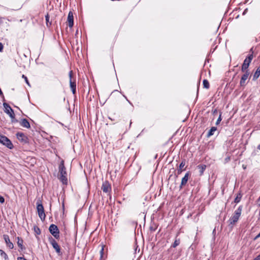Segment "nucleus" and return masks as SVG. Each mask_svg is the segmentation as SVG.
Segmentation results:
<instances>
[{"label": "nucleus", "instance_id": "nucleus-1", "mask_svg": "<svg viewBox=\"0 0 260 260\" xmlns=\"http://www.w3.org/2000/svg\"><path fill=\"white\" fill-rule=\"evenodd\" d=\"M242 210V206H240L237 209H236L233 215L230 217L228 222H229L230 225H235L239 220V219L241 215Z\"/></svg>", "mask_w": 260, "mask_h": 260}, {"label": "nucleus", "instance_id": "nucleus-2", "mask_svg": "<svg viewBox=\"0 0 260 260\" xmlns=\"http://www.w3.org/2000/svg\"><path fill=\"white\" fill-rule=\"evenodd\" d=\"M37 210L38 215L42 221H44L46 218V215L44 212V207L41 200H38L37 202Z\"/></svg>", "mask_w": 260, "mask_h": 260}, {"label": "nucleus", "instance_id": "nucleus-3", "mask_svg": "<svg viewBox=\"0 0 260 260\" xmlns=\"http://www.w3.org/2000/svg\"><path fill=\"white\" fill-rule=\"evenodd\" d=\"M59 172L60 175V179L63 184L67 182V172L64 166L63 161H62L59 166Z\"/></svg>", "mask_w": 260, "mask_h": 260}, {"label": "nucleus", "instance_id": "nucleus-4", "mask_svg": "<svg viewBox=\"0 0 260 260\" xmlns=\"http://www.w3.org/2000/svg\"><path fill=\"white\" fill-rule=\"evenodd\" d=\"M4 107L5 108V112L9 115L10 118H11L12 122H15L17 121V120L15 119V114L13 110L11 108V107L9 106V105L6 103H4L3 104Z\"/></svg>", "mask_w": 260, "mask_h": 260}, {"label": "nucleus", "instance_id": "nucleus-5", "mask_svg": "<svg viewBox=\"0 0 260 260\" xmlns=\"http://www.w3.org/2000/svg\"><path fill=\"white\" fill-rule=\"evenodd\" d=\"M49 231L52 235L56 239L59 238V231L57 225L52 224L50 225Z\"/></svg>", "mask_w": 260, "mask_h": 260}, {"label": "nucleus", "instance_id": "nucleus-6", "mask_svg": "<svg viewBox=\"0 0 260 260\" xmlns=\"http://www.w3.org/2000/svg\"><path fill=\"white\" fill-rule=\"evenodd\" d=\"M49 241L50 243L52 246L53 248L55 249L56 252L59 254L60 255L61 254V250L60 246L57 243V242L55 241V240L51 236H50L48 238Z\"/></svg>", "mask_w": 260, "mask_h": 260}, {"label": "nucleus", "instance_id": "nucleus-7", "mask_svg": "<svg viewBox=\"0 0 260 260\" xmlns=\"http://www.w3.org/2000/svg\"><path fill=\"white\" fill-rule=\"evenodd\" d=\"M73 75V71L71 70L70 71L69 73V76L70 77V86L73 94H75L76 92V84L75 81H73L72 80Z\"/></svg>", "mask_w": 260, "mask_h": 260}, {"label": "nucleus", "instance_id": "nucleus-8", "mask_svg": "<svg viewBox=\"0 0 260 260\" xmlns=\"http://www.w3.org/2000/svg\"><path fill=\"white\" fill-rule=\"evenodd\" d=\"M244 72L245 73L242 75L240 81V84L241 86H245L246 81L247 80L249 76V72L248 71H246Z\"/></svg>", "mask_w": 260, "mask_h": 260}, {"label": "nucleus", "instance_id": "nucleus-9", "mask_svg": "<svg viewBox=\"0 0 260 260\" xmlns=\"http://www.w3.org/2000/svg\"><path fill=\"white\" fill-rule=\"evenodd\" d=\"M102 189L104 192H110L111 190V186L108 181L103 182L102 186Z\"/></svg>", "mask_w": 260, "mask_h": 260}, {"label": "nucleus", "instance_id": "nucleus-10", "mask_svg": "<svg viewBox=\"0 0 260 260\" xmlns=\"http://www.w3.org/2000/svg\"><path fill=\"white\" fill-rule=\"evenodd\" d=\"M17 138L19 141L23 143L27 142V137L22 133H17L16 134Z\"/></svg>", "mask_w": 260, "mask_h": 260}, {"label": "nucleus", "instance_id": "nucleus-11", "mask_svg": "<svg viewBox=\"0 0 260 260\" xmlns=\"http://www.w3.org/2000/svg\"><path fill=\"white\" fill-rule=\"evenodd\" d=\"M3 141L2 144L6 146L9 149H12L13 148V145L11 141L6 136L3 138Z\"/></svg>", "mask_w": 260, "mask_h": 260}, {"label": "nucleus", "instance_id": "nucleus-12", "mask_svg": "<svg viewBox=\"0 0 260 260\" xmlns=\"http://www.w3.org/2000/svg\"><path fill=\"white\" fill-rule=\"evenodd\" d=\"M68 25L70 27H72L74 25V16L72 12L70 11L68 16Z\"/></svg>", "mask_w": 260, "mask_h": 260}, {"label": "nucleus", "instance_id": "nucleus-13", "mask_svg": "<svg viewBox=\"0 0 260 260\" xmlns=\"http://www.w3.org/2000/svg\"><path fill=\"white\" fill-rule=\"evenodd\" d=\"M3 237L4 239L5 240V241L7 244V246L10 249L13 248V244L10 241L9 236L7 235H4Z\"/></svg>", "mask_w": 260, "mask_h": 260}, {"label": "nucleus", "instance_id": "nucleus-14", "mask_svg": "<svg viewBox=\"0 0 260 260\" xmlns=\"http://www.w3.org/2000/svg\"><path fill=\"white\" fill-rule=\"evenodd\" d=\"M189 176V172L185 174V176L182 178L180 188H181L183 186H184L187 183Z\"/></svg>", "mask_w": 260, "mask_h": 260}, {"label": "nucleus", "instance_id": "nucleus-15", "mask_svg": "<svg viewBox=\"0 0 260 260\" xmlns=\"http://www.w3.org/2000/svg\"><path fill=\"white\" fill-rule=\"evenodd\" d=\"M250 62L248 61L246 58L244 59V62L242 65L241 71L244 72L246 71H248L247 69L249 67Z\"/></svg>", "mask_w": 260, "mask_h": 260}, {"label": "nucleus", "instance_id": "nucleus-16", "mask_svg": "<svg viewBox=\"0 0 260 260\" xmlns=\"http://www.w3.org/2000/svg\"><path fill=\"white\" fill-rule=\"evenodd\" d=\"M20 125L24 127H26V128L30 127V124H29V122L28 121V120L26 119H22L21 121L20 122Z\"/></svg>", "mask_w": 260, "mask_h": 260}, {"label": "nucleus", "instance_id": "nucleus-17", "mask_svg": "<svg viewBox=\"0 0 260 260\" xmlns=\"http://www.w3.org/2000/svg\"><path fill=\"white\" fill-rule=\"evenodd\" d=\"M17 244L19 247L21 249V250L25 249V247L23 245V240L19 237L17 238Z\"/></svg>", "mask_w": 260, "mask_h": 260}, {"label": "nucleus", "instance_id": "nucleus-18", "mask_svg": "<svg viewBox=\"0 0 260 260\" xmlns=\"http://www.w3.org/2000/svg\"><path fill=\"white\" fill-rule=\"evenodd\" d=\"M260 76V66L258 67L253 76V80H256Z\"/></svg>", "mask_w": 260, "mask_h": 260}, {"label": "nucleus", "instance_id": "nucleus-19", "mask_svg": "<svg viewBox=\"0 0 260 260\" xmlns=\"http://www.w3.org/2000/svg\"><path fill=\"white\" fill-rule=\"evenodd\" d=\"M185 165V160L182 161V162L180 164L179 166V169L177 170V172L178 174H180L182 172V168Z\"/></svg>", "mask_w": 260, "mask_h": 260}, {"label": "nucleus", "instance_id": "nucleus-20", "mask_svg": "<svg viewBox=\"0 0 260 260\" xmlns=\"http://www.w3.org/2000/svg\"><path fill=\"white\" fill-rule=\"evenodd\" d=\"M242 197V193L241 192H239L237 194V196L234 200V202L236 204L239 203L241 200Z\"/></svg>", "mask_w": 260, "mask_h": 260}, {"label": "nucleus", "instance_id": "nucleus-21", "mask_svg": "<svg viewBox=\"0 0 260 260\" xmlns=\"http://www.w3.org/2000/svg\"><path fill=\"white\" fill-rule=\"evenodd\" d=\"M217 130V128L215 126H213L211 128L210 131H209L207 136L210 137L214 134V133Z\"/></svg>", "mask_w": 260, "mask_h": 260}, {"label": "nucleus", "instance_id": "nucleus-22", "mask_svg": "<svg viewBox=\"0 0 260 260\" xmlns=\"http://www.w3.org/2000/svg\"><path fill=\"white\" fill-rule=\"evenodd\" d=\"M180 239L176 238L174 242L173 243V244L172 245V247L175 248V247H177V246H178L180 244Z\"/></svg>", "mask_w": 260, "mask_h": 260}, {"label": "nucleus", "instance_id": "nucleus-23", "mask_svg": "<svg viewBox=\"0 0 260 260\" xmlns=\"http://www.w3.org/2000/svg\"><path fill=\"white\" fill-rule=\"evenodd\" d=\"M204 87L208 89L209 88L210 85L208 81L206 79H204L203 82Z\"/></svg>", "mask_w": 260, "mask_h": 260}, {"label": "nucleus", "instance_id": "nucleus-24", "mask_svg": "<svg viewBox=\"0 0 260 260\" xmlns=\"http://www.w3.org/2000/svg\"><path fill=\"white\" fill-rule=\"evenodd\" d=\"M0 255L2 257H4L5 259H8L7 254L2 250H0Z\"/></svg>", "mask_w": 260, "mask_h": 260}, {"label": "nucleus", "instance_id": "nucleus-25", "mask_svg": "<svg viewBox=\"0 0 260 260\" xmlns=\"http://www.w3.org/2000/svg\"><path fill=\"white\" fill-rule=\"evenodd\" d=\"M198 167L200 169V173L201 174H202L204 171V170L206 169V166L205 165H199Z\"/></svg>", "mask_w": 260, "mask_h": 260}, {"label": "nucleus", "instance_id": "nucleus-26", "mask_svg": "<svg viewBox=\"0 0 260 260\" xmlns=\"http://www.w3.org/2000/svg\"><path fill=\"white\" fill-rule=\"evenodd\" d=\"M34 231L38 235L41 234V230L38 226H34Z\"/></svg>", "mask_w": 260, "mask_h": 260}, {"label": "nucleus", "instance_id": "nucleus-27", "mask_svg": "<svg viewBox=\"0 0 260 260\" xmlns=\"http://www.w3.org/2000/svg\"><path fill=\"white\" fill-rule=\"evenodd\" d=\"M253 58V55L252 54H249L248 56L246 58V59L251 62V60Z\"/></svg>", "mask_w": 260, "mask_h": 260}, {"label": "nucleus", "instance_id": "nucleus-28", "mask_svg": "<svg viewBox=\"0 0 260 260\" xmlns=\"http://www.w3.org/2000/svg\"><path fill=\"white\" fill-rule=\"evenodd\" d=\"M22 77L25 80V81L26 83L28 85L30 86V84H29V81H28V80L27 79V78L25 75H22Z\"/></svg>", "mask_w": 260, "mask_h": 260}, {"label": "nucleus", "instance_id": "nucleus-29", "mask_svg": "<svg viewBox=\"0 0 260 260\" xmlns=\"http://www.w3.org/2000/svg\"><path fill=\"white\" fill-rule=\"evenodd\" d=\"M221 120V114H220L218 118L217 119V120L216 121V124L218 125V124H219V123L220 122Z\"/></svg>", "mask_w": 260, "mask_h": 260}, {"label": "nucleus", "instance_id": "nucleus-30", "mask_svg": "<svg viewBox=\"0 0 260 260\" xmlns=\"http://www.w3.org/2000/svg\"><path fill=\"white\" fill-rule=\"evenodd\" d=\"M5 202V199L3 197L0 196V203H4Z\"/></svg>", "mask_w": 260, "mask_h": 260}, {"label": "nucleus", "instance_id": "nucleus-31", "mask_svg": "<svg viewBox=\"0 0 260 260\" xmlns=\"http://www.w3.org/2000/svg\"><path fill=\"white\" fill-rule=\"evenodd\" d=\"M103 252H104V247H103L102 248L101 250H100V254H101V258L103 257Z\"/></svg>", "mask_w": 260, "mask_h": 260}, {"label": "nucleus", "instance_id": "nucleus-32", "mask_svg": "<svg viewBox=\"0 0 260 260\" xmlns=\"http://www.w3.org/2000/svg\"><path fill=\"white\" fill-rule=\"evenodd\" d=\"M4 46L2 43H0V52H2L3 50Z\"/></svg>", "mask_w": 260, "mask_h": 260}, {"label": "nucleus", "instance_id": "nucleus-33", "mask_svg": "<svg viewBox=\"0 0 260 260\" xmlns=\"http://www.w3.org/2000/svg\"><path fill=\"white\" fill-rule=\"evenodd\" d=\"M5 136H2L0 134V143H2V142L3 141V138H4Z\"/></svg>", "mask_w": 260, "mask_h": 260}, {"label": "nucleus", "instance_id": "nucleus-34", "mask_svg": "<svg viewBox=\"0 0 260 260\" xmlns=\"http://www.w3.org/2000/svg\"><path fill=\"white\" fill-rule=\"evenodd\" d=\"M5 136H2L0 134V143H2V142L3 141V138H4Z\"/></svg>", "mask_w": 260, "mask_h": 260}, {"label": "nucleus", "instance_id": "nucleus-35", "mask_svg": "<svg viewBox=\"0 0 260 260\" xmlns=\"http://www.w3.org/2000/svg\"><path fill=\"white\" fill-rule=\"evenodd\" d=\"M5 136H2L0 134V143H2V142L3 141V138H4Z\"/></svg>", "mask_w": 260, "mask_h": 260}, {"label": "nucleus", "instance_id": "nucleus-36", "mask_svg": "<svg viewBox=\"0 0 260 260\" xmlns=\"http://www.w3.org/2000/svg\"><path fill=\"white\" fill-rule=\"evenodd\" d=\"M45 18H46V22L47 23H48V22L49 21V16L48 15H46L45 16Z\"/></svg>", "mask_w": 260, "mask_h": 260}, {"label": "nucleus", "instance_id": "nucleus-37", "mask_svg": "<svg viewBox=\"0 0 260 260\" xmlns=\"http://www.w3.org/2000/svg\"><path fill=\"white\" fill-rule=\"evenodd\" d=\"M253 260H260V254L257 256Z\"/></svg>", "mask_w": 260, "mask_h": 260}, {"label": "nucleus", "instance_id": "nucleus-38", "mask_svg": "<svg viewBox=\"0 0 260 260\" xmlns=\"http://www.w3.org/2000/svg\"><path fill=\"white\" fill-rule=\"evenodd\" d=\"M250 54H253V47H252L250 50Z\"/></svg>", "mask_w": 260, "mask_h": 260}, {"label": "nucleus", "instance_id": "nucleus-39", "mask_svg": "<svg viewBox=\"0 0 260 260\" xmlns=\"http://www.w3.org/2000/svg\"><path fill=\"white\" fill-rule=\"evenodd\" d=\"M18 260H26V259H25L24 258L20 257L18 258Z\"/></svg>", "mask_w": 260, "mask_h": 260}, {"label": "nucleus", "instance_id": "nucleus-40", "mask_svg": "<svg viewBox=\"0 0 260 260\" xmlns=\"http://www.w3.org/2000/svg\"><path fill=\"white\" fill-rule=\"evenodd\" d=\"M124 98L126 99V101H127V102H128L130 104H132L131 102H130V101H129L127 99V98H126L125 96H124Z\"/></svg>", "mask_w": 260, "mask_h": 260}, {"label": "nucleus", "instance_id": "nucleus-41", "mask_svg": "<svg viewBox=\"0 0 260 260\" xmlns=\"http://www.w3.org/2000/svg\"><path fill=\"white\" fill-rule=\"evenodd\" d=\"M259 237H260V236H259V235H257L255 237L254 239H255H255H258V238H259Z\"/></svg>", "mask_w": 260, "mask_h": 260}, {"label": "nucleus", "instance_id": "nucleus-42", "mask_svg": "<svg viewBox=\"0 0 260 260\" xmlns=\"http://www.w3.org/2000/svg\"><path fill=\"white\" fill-rule=\"evenodd\" d=\"M225 160L226 161L230 160V157L226 158Z\"/></svg>", "mask_w": 260, "mask_h": 260}, {"label": "nucleus", "instance_id": "nucleus-43", "mask_svg": "<svg viewBox=\"0 0 260 260\" xmlns=\"http://www.w3.org/2000/svg\"><path fill=\"white\" fill-rule=\"evenodd\" d=\"M257 149L260 150V144L257 146Z\"/></svg>", "mask_w": 260, "mask_h": 260}]
</instances>
